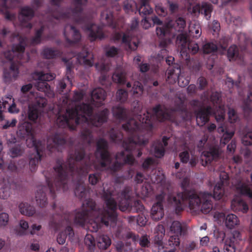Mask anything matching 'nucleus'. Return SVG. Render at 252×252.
Listing matches in <instances>:
<instances>
[{"mask_svg": "<svg viewBox=\"0 0 252 252\" xmlns=\"http://www.w3.org/2000/svg\"><path fill=\"white\" fill-rule=\"evenodd\" d=\"M74 193L79 198L85 197L86 194L85 185L83 183L78 184L75 188Z\"/></svg>", "mask_w": 252, "mask_h": 252, "instance_id": "50", "label": "nucleus"}, {"mask_svg": "<svg viewBox=\"0 0 252 252\" xmlns=\"http://www.w3.org/2000/svg\"><path fill=\"white\" fill-rule=\"evenodd\" d=\"M32 77L35 81L34 85L38 91L44 92L49 97L54 96V92L47 81L54 79L56 77L55 74L43 73L42 72H35Z\"/></svg>", "mask_w": 252, "mask_h": 252, "instance_id": "5", "label": "nucleus"}, {"mask_svg": "<svg viewBox=\"0 0 252 252\" xmlns=\"http://www.w3.org/2000/svg\"><path fill=\"white\" fill-rule=\"evenodd\" d=\"M180 236L175 234L171 235L168 240L169 246L171 247L179 246L180 244Z\"/></svg>", "mask_w": 252, "mask_h": 252, "instance_id": "55", "label": "nucleus"}, {"mask_svg": "<svg viewBox=\"0 0 252 252\" xmlns=\"http://www.w3.org/2000/svg\"><path fill=\"white\" fill-rule=\"evenodd\" d=\"M238 50L235 45L231 46L227 50V57L229 61L235 59L238 56Z\"/></svg>", "mask_w": 252, "mask_h": 252, "instance_id": "52", "label": "nucleus"}, {"mask_svg": "<svg viewBox=\"0 0 252 252\" xmlns=\"http://www.w3.org/2000/svg\"><path fill=\"white\" fill-rule=\"evenodd\" d=\"M211 108L207 107L206 109L201 108L196 114V122L198 126H202L209 121V116L211 113Z\"/></svg>", "mask_w": 252, "mask_h": 252, "instance_id": "17", "label": "nucleus"}, {"mask_svg": "<svg viewBox=\"0 0 252 252\" xmlns=\"http://www.w3.org/2000/svg\"><path fill=\"white\" fill-rule=\"evenodd\" d=\"M43 32V27H41L39 30H37L35 36L32 39V43L34 44H39L41 41V36Z\"/></svg>", "mask_w": 252, "mask_h": 252, "instance_id": "64", "label": "nucleus"}, {"mask_svg": "<svg viewBox=\"0 0 252 252\" xmlns=\"http://www.w3.org/2000/svg\"><path fill=\"white\" fill-rule=\"evenodd\" d=\"M189 182L188 178H184L181 183L184 191L177 194L176 196L169 197V202L175 208L176 211L182 210L183 201L188 200L189 207L192 212H201L204 214L209 213L212 208V194L205 191L197 193L194 190H187Z\"/></svg>", "mask_w": 252, "mask_h": 252, "instance_id": "2", "label": "nucleus"}, {"mask_svg": "<svg viewBox=\"0 0 252 252\" xmlns=\"http://www.w3.org/2000/svg\"><path fill=\"white\" fill-rule=\"evenodd\" d=\"M128 97L127 92L123 90H118L116 93V99L118 101L124 102L127 100Z\"/></svg>", "mask_w": 252, "mask_h": 252, "instance_id": "57", "label": "nucleus"}, {"mask_svg": "<svg viewBox=\"0 0 252 252\" xmlns=\"http://www.w3.org/2000/svg\"><path fill=\"white\" fill-rule=\"evenodd\" d=\"M42 55L46 59H53L60 55L59 51L53 48L45 47L42 52Z\"/></svg>", "mask_w": 252, "mask_h": 252, "instance_id": "33", "label": "nucleus"}, {"mask_svg": "<svg viewBox=\"0 0 252 252\" xmlns=\"http://www.w3.org/2000/svg\"><path fill=\"white\" fill-rule=\"evenodd\" d=\"M18 74L19 71L17 66L13 63H11L9 70L5 69L4 70V80L5 82H9L12 79H15Z\"/></svg>", "mask_w": 252, "mask_h": 252, "instance_id": "22", "label": "nucleus"}, {"mask_svg": "<svg viewBox=\"0 0 252 252\" xmlns=\"http://www.w3.org/2000/svg\"><path fill=\"white\" fill-rule=\"evenodd\" d=\"M156 231L158 235L156 236L155 240L159 246L162 247V239L165 234L164 226L161 224L158 225L156 227Z\"/></svg>", "mask_w": 252, "mask_h": 252, "instance_id": "45", "label": "nucleus"}, {"mask_svg": "<svg viewBox=\"0 0 252 252\" xmlns=\"http://www.w3.org/2000/svg\"><path fill=\"white\" fill-rule=\"evenodd\" d=\"M240 232L238 231H234L233 233L228 236L227 238L224 240V247H234V239L236 237L238 238L240 236Z\"/></svg>", "mask_w": 252, "mask_h": 252, "instance_id": "38", "label": "nucleus"}, {"mask_svg": "<svg viewBox=\"0 0 252 252\" xmlns=\"http://www.w3.org/2000/svg\"><path fill=\"white\" fill-rule=\"evenodd\" d=\"M241 140L242 143L246 146L252 145V132L249 131L247 133L242 135Z\"/></svg>", "mask_w": 252, "mask_h": 252, "instance_id": "60", "label": "nucleus"}, {"mask_svg": "<svg viewBox=\"0 0 252 252\" xmlns=\"http://www.w3.org/2000/svg\"><path fill=\"white\" fill-rule=\"evenodd\" d=\"M92 53L84 51L78 55L77 59L80 64L92 66L94 63Z\"/></svg>", "mask_w": 252, "mask_h": 252, "instance_id": "20", "label": "nucleus"}, {"mask_svg": "<svg viewBox=\"0 0 252 252\" xmlns=\"http://www.w3.org/2000/svg\"><path fill=\"white\" fill-rule=\"evenodd\" d=\"M40 110L35 106H29L28 118L33 122H35L38 119Z\"/></svg>", "mask_w": 252, "mask_h": 252, "instance_id": "41", "label": "nucleus"}, {"mask_svg": "<svg viewBox=\"0 0 252 252\" xmlns=\"http://www.w3.org/2000/svg\"><path fill=\"white\" fill-rule=\"evenodd\" d=\"M18 208L20 213L26 216H32L35 212L34 207L27 203H20Z\"/></svg>", "mask_w": 252, "mask_h": 252, "instance_id": "30", "label": "nucleus"}, {"mask_svg": "<svg viewBox=\"0 0 252 252\" xmlns=\"http://www.w3.org/2000/svg\"><path fill=\"white\" fill-rule=\"evenodd\" d=\"M151 116V114L147 111L146 113L140 114L137 116V119L142 123L148 124L149 126H151V120L150 117Z\"/></svg>", "mask_w": 252, "mask_h": 252, "instance_id": "59", "label": "nucleus"}, {"mask_svg": "<svg viewBox=\"0 0 252 252\" xmlns=\"http://www.w3.org/2000/svg\"><path fill=\"white\" fill-rule=\"evenodd\" d=\"M114 82L119 84H123L125 81V74L121 68H118L112 75Z\"/></svg>", "mask_w": 252, "mask_h": 252, "instance_id": "36", "label": "nucleus"}, {"mask_svg": "<svg viewBox=\"0 0 252 252\" xmlns=\"http://www.w3.org/2000/svg\"><path fill=\"white\" fill-rule=\"evenodd\" d=\"M15 186L16 185L14 183L5 184L0 189V197L3 199L9 198L11 194L12 189H14Z\"/></svg>", "mask_w": 252, "mask_h": 252, "instance_id": "29", "label": "nucleus"}, {"mask_svg": "<svg viewBox=\"0 0 252 252\" xmlns=\"http://www.w3.org/2000/svg\"><path fill=\"white\" fill-rule=\"evenodd\" d=\"M90 214L84 211L76 213L74 219V223L78 226H83L88 222L89 218L92 217Z\"/></svg>", "mask_w": 252, "mask_h": 252, "instance_id": "24", "label": "nucleus"}, {"mask_svg": "<svg viewBox=\"0 0 252 252\" xmlns=\"http://www.w3.org/2000/svg\"><path fill=\"white\" fill-rule=\"evenodd\" d=\"M88 34L91 38V40H94L97 38L102 39L103 37L101 28L95 24L91 25L88 28Z\"/></svg>", "mask_w": 252, "mask_h": 252, "instance_id": "23", "label": "nucleus"}, {"mask_svg": "<svg viewBox=\"0 0 252 252\" xmlns=\"http://www.w3.org/2000/svg\"><path fill=\"white\" fill-rule=\"evenodd\" d=\"M213 10L211 4L207 2H203L201 4V13L203 14L206 19L208 20L211 17V13Z\"/></svg>", "mask_w": 252, "mask_h": 252, "instance_id": "48", "label": "nucleus"}, {"mask_svg": "<svg viewBox=\"0 0 252 252\" xmlns=\"http://www.w3.org/2000/svg\"><path fill=\"white\" fill-rule=\"evenodd\" d=\"M136 7V3L133 0H126L124 2V8L127 13L132 11Z\"/></svg>", "mask_w": 252, "mask_h": 252, "instance_id": "56", "label": "nucleus"}, {"mask_svg": "<svg viewBox=\"0 0 252 252\" xmlns=\"http://www.w3.org/2000/svg\"><path fill=\"white\" fill-rule=\"evenodd\" d=\"M34 150L35 151L34 153L31 154L29 158V164L31 167V170L35 169L36 164L40 160L41 158L39 151L36 147L34 148Z\"/></svg>", "mask_w": 252, "mask_h": 252, "instance_id": "34", "label": "nucleus"}, {"mask_svg": "<svg viewBox=\"0 0 252 252\" xmlns=\"http://www.w3.org/2000/svg\"><path fill=\"white\" fill-rule=\"evenodd\" d=\"M164 198V194L162 193L156 197L157 202L153 205L151 209V215L155 220H158L164 216V212L162 201Z\"/></svg>", "mask_w": 252, "mask_h": 252, "instance_id": "9", "label": "nucleus"}, {"mask_svg": "<svg viewBox=\"0 0 252 252\" xmlns=\"http://www.w3.org/2000/svg\"><path fill=\"white\" fill-rule=\"evenodd\" d=\"M219 156V150L216 148L210 149L209 151L203 152L200 156L201 164L206 166L213 160L216 159Z\"/></svg>", "mask_w": 252, "mask_h": 252, "instance_id": "15", "label": "nucleus"}, {"mask_svg": "<svg viewBox=\"0 0 252 252\" xmlns=\"http://www.w3.org/2000/svg\"><path fill=\"white\" fill-rule=\"evenodd\" d=\"M34 16V11L29 7L25 6L21 8L19 16V20L20 25L23 28H26L28 30L32 29V26L31 23H29Z\"/></svg>", "mask_w": 252, "mask_h": 252, "instance_id": "8", "label": "nucleus"}, {"mask_svg": "<svg viewBox=\"0 0 252 252\" xmlns=\"http://www.w3.org/2000/svg\"><path fill=\"white\" fill-rule=\"evenodd\" d=\"M129 189H126L122 191L118 198V206L119 209L125 212L129 210Z\"/></svg>", "mask_w": 252, "mask_h": 252, "instance_id": "13", "label": "nucleus"}, {"mask_svg": "<svg viewBox=\"0 0 252 252\" xmlns=\"http://www.w3.org/2000/svg\"><path fill=\"white\" fill-rule=\"evenodd\" d=\"M84 157V152L83 150L76 151L75 152L74 157H70L68 158L65 166L66 168H68L70 171H73L75 165V160L74 158H75L76 161H79L82 159Z\"/></svg>", "mask_w": 252, "mask_h": 252, "instance_id": "25", "label": "nucleus"}, {"mask_svg": "<svg viewBox=\"0 0 252 252\" xmlns=\"http://www.w3.org/2000/svg\"><path fill=\"white\" fill-rule=\"evenodd\" d=\"M238 218L234 214H229L226 217L225 225L228 228H233L238 224Z\"/></svg>", "mask_w": 252, "mask_h": 252, "instance_id": "37", "label": "nucleus"}, {"mask_svg": "<svg viewBox=\"0 0 252 252\" xmlns=\"http://www.w3.org/2000/svg\"><path fill=\"white\" fill-rule=\"evenodd\" d=\"M95 205V203L91 199L86 200L83 203V205L84 207L90 208L92 210L91 211H86L89 213H91L89 215L92 217H94L98 214V212L94 210Z\"/></svg>", "mask_w": 252, "mask_h": 252, "instance_id": "42", "label": "nucleus"}, {"mask_svg": "<svg viewBox=\"0 0 252 252\" xmlns=\"http://www.w3.org/2000/svg\"><path fill=\"white\" fill-rule=\"evenodd\" d=\"M23 151L20 146H16L10 149V156L15 158L22 155Z\"/></svg>", "mask_w": 252, "mask_h": 252, "instance_id": "63", "label": "nucleus"}, {"mask_svg": "<svg viewBox=\"0 0 252 252\" xmlns=\"http://www.w3.org/2000/svg\"><path fill=\"white\" fill-rule=\"evenodd\" d=\"M153 119H156L159 122H162L171 119V115L169 111L160 105H158L153 109Z\"/></svg>", "mask_w": 252, "mask_h": 252, "instance_id": "12", "label": "nucleus"}, {"mask_svg": "<svg viewBox=\"0 0 252 252\" xmlns=\"http://www.w3.org/2000/svg\"><path fill=\"white\" fill-rule=\"evenodd\" d=\"M233 209L235 211H241L245 213H246L249 207L247 203L240 198H235L233 200L231 204Z\"/></svg>", "mask_w": 252, "mask_h": 252, "instance_id": "26", "label": "nucleus"}, {"mask_svg": "<svg viewBox=\"0 0 252 252\" xmlns=\"http://www.w3.org/2000/svg\"><path fill=\"white\" fill-rule=\"evenodd\" d=\"M122 41L125 43L126 48L131 50H135L138 46V43L134 41H131V38L126 34L123 36Z\"/></svg>", "mask_w": 252, "mask_h": 252, "instance_id": "43", "label": "nucleus"}, {"mask_svg": "<svg viewBox=\"0 0 252 252\" xmlns=\"http://www.w3.org/2000/svg\"><path fill=\"white\" fill-rule=\"evenodd\" d=\"M64 35L68 43L78 41L81 35L79 31L73 26L67 25L64 27Z\"/></svg>", "mask_w": 252, "mask_h": 252, "instance_id": "11", "label": "nucleus"}, {"mask_svg": "<svg viewBox=\"0 0 252 252\" xmlns=\"http://www.w3.org/2000/svg\"><path fill=\"white\" fill-rule=\"evenodd\" d=\"M101 197L105 201L106 206L103 210H99L98 213L100 221L105 226H108L112 223H115L117 219L115 211L117 209V203L112 198L111 191L108 189L103 188L101 193Z\"/></svg>", "mask_w": 252, "mask_h": 252, "instance_id": "3", "label": "nucleus"}, {"mask_svg": "<svg viewBox=\"0 0 252 252\" xmlns=\"http://www.w3.org/2000/svg\"><path fill=\"white\" fill-rule=\"evenodd\" d=\"M46 104V100L45 98L41 96L35 97L34 102L32 104L31 106H35L40 110L41 108L44 107Z\"/></svg>", "mask_w": 252, "mask_h": 252, "instance_id": "54", "label": "nucleus"}, {"mask_svg": "<svg viewBox=\"0 0 252 252\" xmlns=\"http://www.w3.org/2000/svg\"><path fill=\"white\" fill-rule=\"evenodd\" d=\"M16 40H18L19 43L17 45H14L11 51H7L4 53L5 57L10 61L13 59L14 53L18 52L20 54L23 53L25 51L26 38L19 37L16 34H12L11 41L14 42Z\"/></svg>", "mask_w": 252, "mask_h": 252, "instance_id": "6", "label": "nucleus"}, {"mask_svg": "<svg viewBox=\"0 0 252 252\" xmlns=\"http://www.w3.org/2000/svg\"><path fill=\"white\" fill-rule=\"evenodd\" d=\"M237 190L241 194L248 195L252 198V186L246 185L243 183H240L236 187Z\"/></svg>", "mask_w": 252, "mask_h": 252, "instance_id": "32", "label": "nucleus"}, {"mask_svg": "<svg viewBox=\"0 0 252 252\" xmlns=\"http://www.w3.org/2000/svg\"><path fill=\"white\" fill-rule=\"evenodd\" d=\"M141 5L139 9L140 15L146 16L152 13L153 9L149 4V0H141Z\"/></svg>", "mask_w": 252, "mask_h": 252, "instance_id": "35", "label": "nucleus"}, {"mask_svg": "<svg viewBox=\"0 0 252 252\" xmlns=\"http://www.w3.org/2000/svg\"><path fill=\"white\" fill-rule=\"evenodd\" d=\"M189 32L196 38L200 37L201 34V29L199 23L195 22L193 24H190L189 26Z\"/></svg>", "mask_w": 252, "mask_h": 252, "instance_id": "39", "label": "nucleus"}, {"mask_svg": "<svg viewBox=\"0 0 252 252\" xmlns=\"http://www.w3.org/2000/svg\"><path fill=\"white\" fill-rule=\"evenodd\" d=\"M175 30L180 32H184V29L186 27V22L185 19L181 16H178L177 17L175 20Z\"/></svg>", "mask_w": 252, "mask_h": 252, "instance_id": "46", "label": "nucleus"}, {"mask_svg": "<svg viewBox=\"0 0 252 252\" xmlns=\"http://www.w3.org/2000/svg\"><path fill=\"white\" fill-rule=\"evenodd\" d=\"M218 49V46L213 43H208L205 44L203 47V51L205 54H209L216 51Z\"/></svg>", "mask_w": 252, "mask_h": 252, "instance_id": "61", "label": "nucleus"}, {"mask_svg": "<svg viewBox=\"0 0 252 252\" xmlns=\"http://www.w3.org/2000/svg\"><path fill=\"white\" fill-rule=\"evenodd\" d=\"M148 140L142 136H131L123 143V147L126 150H131L135 145H144L148 143Z\"/></svg>", "mask_w": 252, "mask_h": 252, "instance_id": "14", "label": "nucleus"}, {"mask_svg": "<svg viewBox=\"0 0 252 252\" xmlns=\"http://www.w3.org/2000/svg\"><path fill=\"white\" fill-rule=\"evenodd\" d=\"M218 131L219 132L223 133L225 132V138H231L234 134V131H228L226 128L225 126H224V123H221L219 124V126L218 127Z\"/></svg>", "mask_w": 252, "mask_h": 252, "instance_id": "58", "label": "nucleus"}, {"mask_svg": "<svg viewBox=\"0 0 252 252\" xmlns=\"http://www.w3.org/2000/svg\"><path fill=\"white\" fill-rule=\"evenodd\" d=\"M54 169L58 174V181L56 183V186H62L63 190H66L68 189L67 175L62 166L61 160L57 161V165L54 167Z\"/></svg>", "mask_w": 252, "mask_h": 252, "instance_id": "10", "label": "nucleus"}, {"mask_svg": "<svg viewBox=\"0 0 252 252\" xmlns=\"http://www.w3.org/2000/svg\"><path fill=\"white\" fill-rule=\"evenodd\" d=\"M188 34L186 32H182L179 34L176 37V44L181 48V51H186L189 42L187 40Z\"/></svg>", "mask_w": 252, "mask_h": 252, "instance_id": "27", "label": "nucleus"}, {"mask_svg": "<svg viewBox=\"0 0 252 252\" xmlns=\"http://www.w3.org/2000/svg\"><path fill=\"white\" fill-rule=\"evenodd\" d=\"M107 148V142L103 139H100L97 142L96 156L101 159V167L116 171L120 168L121 163L117 161L111 165V159Z\"/></svg>", "mask_w": 252, "mask_h": 252, "instance_id": "4", "label": "nucleus"}, {"mask_svg": "<svg viewBox=\"0 0 252 252\" xmlns=\"http://www.w3.org/2000/svg\"><path fill=\"white\" fill-rule=\"evenodd\" d=\"M66 141L63 135L55 133L48 137L47 139L48 147L51 149L54 146H62L65 144Z\"/></svg>", "mask_w": 252, "mask_h": 252, "instance_id": "21", "label": "nucleus"}, {"mask_svg": "<svg viewBox=\"0 0 252 252\" xmlns=\"http://www.w3.org/2000/svg\"><path fill=\"white\" fill-rule=\"evenodd\" d=\"M111 244V240L107 235H101L97 238V246L100 249L106 250L110 246Z\"/></svg>", "mask_w": 252, "mask_h": 252, "instance_id": "31", "label": "nucleus"}, {"mask_svg": "<svg viewBox=\"0 0 252 252\" xmlns=\"http://www.w3.org/2000/svg\"><path fill=\"white\" fill-rule=\"evenodd\" d=\"M125 155L124 152H122L119 154L116 155V158L117 160L121 161V158H123V161L125 163L128 164H132L134 162V158L132 156L130 155H127L126 157H124Z\"/></svg>", "mask_w": 252, "mask_h": 252, "instance_id": "47", "label": "nucleus"}, {"mask_svg": "<svg viewBox=\"0 0 252 252\" xmlns=\"http://www.w3.org/2000/svg\"><path fill=\"white\" fill-rule=\"evenodd\" d=\"M222 182L220 181L218 182L215 186L213 195L214 199L219 200L222 197L224 194L223 189H222Z\"/></svg>", "mask_w": 252, "mask_h": 252, "instance_id": "44", "label": "nucleus"}, {"mask_svg": "<svg viewBox=\"0 0 252 252\" xmlns=\"http://www.w3.org/2000/svg\"><path fill=\"white\" fill-rule=\"evenodd\" d=\"M113 15L112 12L108 9H104L101 13V19L102 22L108 25L112 23Z\"/></svg>", "mask_w": 252, "mask_h": 252, "instance_id": "40", "label": "nucleus"}, {"mask_svg": "<svg viewBox=\"0 0 252 252\" xmlns=\"http://www.w3.org/2000/svg\"><path fill=\"white\" fill-rule=\"evenodd\" d=\"M91 104L82 103L75 106L74 109L59 108L56 120L57 125L59 127L68 126L71 130L74 129L70 126L71 121H74L76 124L81 123L92 125L98 126L106 121L108 110H104L96 116L92 115V106L99 107L102 104L106 97V93L101 88L94 89L92 93Z\"/></svg>", "mask_w": 252, "mask_h": 252, "instance_id": "1", "label": "nucleus"}, {"mask_svg": "<svg viewBox=\"0 0 252 252\" xmlns=\"http://www.w3.org/2000/svg\"><path fill=\"white\" fill-rule=\"evenodd\" d=\"M170 232L175 234L181 236L184 235L186 231V228L178 221L172 222L170 227Z\"/></svg>", "mask_w": 252, "mask_h": 252, "instance_id": "28", "label": "nucleus"}, {"mask_svg": "<svg viewBox=\"0 0 252 252\" xmlns=\"http://www.w3.org/2000/svg\"><path fill=\"white\" fill-rule=\"evenodd\" d=\"M168 6L171 13L178 12L179 10V5L177 2L168 0Z\"/></svg>", "mask_w": 252, "mask_h": 252, "instance_id": "62", "label": "nucleus"}, {"mask_svg": "<svg viewBox=\"0 0 252 252\" xmlns=\"http://www.w3.org/2000/svg\"><path fill=\"white\" fill-rule=\"evenodd\" d=\"M112 112L113 115L119 119H123L126 115V110L121 106L114 107Z\"/></svg>", "mask_w": 252, "mask_h": 252, "instance_id": "51", "label": "nucleus"}, {"mask_svg": "<svg viewBox=\"0 0 252 252\" xmlns=\"http://www.w3.org/2000/svg\"><path fill=\"white\" fill-rule=\"evenodd\" d=\"M170 76L174 79H177L178 84L181 87H185L189 83L187 79H184L183 75L181 74L180 67L178 64H174V68L169 70Z\"/></svg>", "mask_w": 252, "mask_h": 252, "instance_id": "18", "label": "nucleus"}, {"mask_svg": "<svg viewBox=\"0 0 252 252\" xmlns=\"http://www.w3.org/2000/svg\"><path fill=\"white\" fill-rule=\"evenodd\" d=\"M47 188L44 186H39L35 193V199L36 204L41 207H44L48 203L47 197L46 193Z\"/></svg>", "mask_w": 252, "mask_h": 252, "instance_id": "16", "label": "nucleus"}, {"mask_svg": "<svg viewBox=\"0 0 252 252\" xmlns=\"http://www.w3.org/2000/svg\"><path fill=\"white\" fill-rule=\"evenodd\" d=\"M123 128L126 131L135 130L138 128V123L134 119L129 120L126 124H123Z\"/></svg>", "mask_w": 252, "mask_h": 252, "instance_id": "49", "label": "nucleus"}, {"mask_svg": "<svg viewBox=\"0 0 252 252\" xmlns=\"http://www.w3.org/2000/svg\"><path fill=\"white\" fill-rule=\"evenodd\" d=\"M168 138L164 136L162 138V142L163 144L160 142H158L154 144L152 151L153 154L154 156L157 158H161L164 155V147H165L167 145V140Z\"/></svg>", "mask_w": 252, "mask_h": 252, "instance_id": "19", "label": "nucleus"}, {"mask_svg": "<svg viewBox=\"0 0 252 252\" xmlns=\"http://www.w3.org/2000/svg\"><path fill=\"white\" fill-rule=\"evenodd\" d=\"M84 242L90 250H94L95 247V242L94 238L92 235H87L85 237Z\"/></svg>", "mask_w": 252, "mask_h": 252, "instance_id": "53", "label": "nucleus"}, {"mask_svg": "<svg viewBox=\"0 0 252 252\" xmlns=\"http://www.w3.org/2000/svg\"><path fill=\"white\" fill-rule=\"evenodd\" d=\"M87 0H73L72 7L66 12L61 14L59 16L55 17L57 20L75 17L82 11V6L86 4Z\"/></svg>", "mask_w": 252, "mask_h": 252, "instance_id": "7", "label": "nucleus"}]
</instances>
